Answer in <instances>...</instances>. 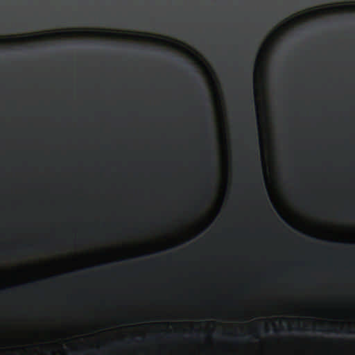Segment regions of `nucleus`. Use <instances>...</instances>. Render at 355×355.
<instances>
[{
	"instance_id": "20e7f679",
	"label": "nucleus",
	"mask_w": 355,
	"mask_h": 355,
	"mask_svg": "<svg viewBox=\"0 0 355 355\" xmlns=\"http://www.w3.org/2000/svg\"><path fill=\"white\" fill-rule=\"evenodd\" d=\"M240 336L243 338L245 336L244 335H241Z\"/></svg>"
},
{
	"instance_id": "7ed1b4c3",
	"label": "nucleus",
	"mask_w": 355,
	"mask_h": 355,
	"mask_svg": "<svg viewBox=\"0 0 355 355\" xmlns=\"http://www.w3.org/2000/svg\"><path fill=\"white\" fill-rule=\"evenodd\" d=\"M2 291H7V288H3L1 289Z\"/></svg>"
},
{
	"instance_id": "f257e3e1",
	"label": "nucleus",
	"mask_w": 355,
	"mask_h": 355,
	"mask_svg": "<svg viewBox=\"0 0 355 355\" xmlns=\"http://www.w3.org/2000/svg\"><path fill=\"white\" fill-rule=\"evenodd\" d=\"M250 137L254 148V154L258 156L257 131L255 128L250 130Z\"/></svg>"
},
{
	"instance_id": "f03ea898",
	"label": "nucleus",
	"mask_w": 355,
	"mask_h": 355,
	"mask_svg": "<svg viewBox=\"0 0 355 355\" xmlns=\"http://www.w3.org/2000/svg\"><path fill=\"white\" fill-rule=\"evenodd\" d=\"M247 92H248V94L250 95V99L248 100V101H247V104L252 109V114L253 115V98L252 96V85L251 84H249L247 86Z\"/></svg>"
}]
</instances>
